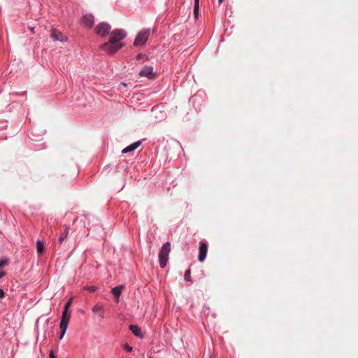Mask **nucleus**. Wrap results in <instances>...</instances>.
Wrapping results in <instances>:
<instances>
[{
    "mask_svg": "<svg viewBox=\"0 0 358 358\" xmlns=\"http://www.w3.org/2000/svg\"><path fill=\"white\" fill-rule=\"evenodd\" d=\"M98 287H96V286H88V285H86L85 287H83V289L85 290H87L89 291L90 292H94L97 290Z\"/></svg>",
    "mask_w": 358,
    "mask_h": 358,
    "instance_id": "nucleus-17",
    "label": "nucleus"
},
{
    "mask_svg": "<svg viewBox=\"0 0 358 358\" xmlns=\"http://www.w3.org/2000/svg\"><path fill=\"white\" fill-rule=\"evenodd\" d=\"M170 252L171 243L166 242L162 247L159 254V265L162 268H164L166 266Z\"/></svg>",
    "mask_w": 358,
    "mask_h": 358,
    "instance_id": "nucleus-2",
    "label": "nucleus"
},
{
    "mask_svg": "<svg viewBox=\"0 0 358 358\" xmlns=\"http://www.w3.org/2000/svg\"><path fill=\"white\" fill-rule=\"evenodd\" d=\"M72 301H73V298H71L66 303H65V306H64V310H68L69 311V309L70 308V306H71V303H72Z\"/></svg>",
    "mask_w": 358,
    "mask_h": 358,
    "instance_id": "nucleus-18",
    "label": "nucleus"
},
{
    "mask_svg": "<svg viewBox=\"0 0 358 358\" xmlns=\"http://www.w3.org/2000/svg\"><path fill=\"white\" fill-rule=\"evenodd\" d=\"M139 75L141 76H145L149 78H152L154 77L153 68L150 66H145L140 71Z\"/></svg>",
    "mask_w": 358,
    "mask_h": 358,
    "instance_id": "nucleus-8",
    "label": "nucleus"
},
{
    "mask_svg": "<svg viewBox=\"0 0 358 358\" xmlns=\"http://www.w3.org/2000/svg\"><path fill=\"white\" fill-rule=\"evenodd\" d=\"M123 348H124V349L125 350H127V352H131L132 351V350H133L132 347L129 346V345H127V344H124V345H123Z\"/></svg>",
    "mask_w": 358,
    "mask_h": 358,
    "instance_id": "nucleus-22",
    "label": "nucleus"
},
{
    "mask_svg": "<svg viewBox=\"0 0 358 358\" xmlns=\"http://www.w3.org/2000/svg\"><path fill=\"white\" fill-rule=\"evenodd\" d=\"M30 30L34 32V28L33 27H29Z\"/></svg>",
    "mask_w": 358,
    "mask_h": 358,
    "instance_id": "nucleus-28",
    "label": "nucleus"
},
{
    "mask_svg": "<svg viewBox=\"0 0 358 358\" xmlns=\"http://www.w3.org/2000/svg\"><path fill=\"white\" fill-rule=\"evenodd\" d=\"M92 310L94 314L97 315L101 320L105 317V310L102 305L99 303L95 304Z\"/></svg>",
    "mask_w": 358,
    "mask_h": 358,
    "instance_id": "nucleus-6",
    "label": "nucleus"
},
{
    "mask_svg": "<svg viewBox=\"0 0 358 358\" xmlns=\"http://www.w3.org/2000/svg\"><path fill=\"white\" fill-rule=\"evenodd\" d=\"M71 319V313L68 310H63L60 325L64 327H68L69 320Z\"/></svg>",
    "mask_w": 358,
    "mask_h": 358,
    "instance_id": "nucleus-9",
    "label": "nucleus"
},
{
    "mask_svg": "<svg viewBox=\"0 0 358 358\" xmlns=\"http://www.w3.org/2000/svg\"><path fill=\"white\" fill-rule=\"evenodd\" d=\"M149 358H151V357H149Z\"/></svg>",
    "mask_w": 358,
    "mask_h": 358,
    "instance_id": "nucleus-29",
    "label": "nucleus"
},
{
    "mask_svg": "<svg viewBox=\"0 0 358 358\" xmlns=\"http://www.w3.org/2000/svg\"><path fill=\"white\" fill-rule=\"evenodd\" d=\"M223 1H224V0H218V3H219L220 4H221Z\"/></svg>",
    "mask_w": 358,
    "mask_h": 358,
    "instance_id": "nucleus-27",
    "label": "nucleus"
},
{
    "mask_svg": "<svg viewBox=\"0 0 358 358\" xmlns=\"http://www.w3.org/2000/svg\"><path fill=\"white\" fill-rule=\"evenodd\" d=\"M210 358H212V357H210Z\"/></svg>",
    "mask_w": 358,
    "mask_h": 358,
    "instance_id": "nucleus-30",
    "label": "nucleus"
},
{
    "mask_svg": "<svg viewBox=\"0 0 358 358\" xmlns=\"http://www.w3.org/2000/svg\"><path fill=\"white\" fill-rule=\"evenodd\" d=\"M83 22L86 26L92 27L94 24V16L92 15H86L83 17Z\"/></svg>",
    "mask_w": 358,
    "mask_h": 358,
    "instance_id": "nucleus-11",
    "label": "nucleus"
},
{
    "mask_svg": "<svg viewBox=\"0 0 358 358\" xmlns=\"http://www.w3.org/2000/svg\"><path fill=\"white\" fill-rule=\"evenodd\" d=\"M111 27L109 24L106 22H101L95 27L96 34L101 37H103L110 33Z\"/></svg>",
    "mask_w": 358,
    "mask_h": 358,
    "instance_id": "nucleus-4",
    "label": "nucleus"
},
{
    "mask_svg": "<svg viewBox=\"0 0 358 358\" xmlns=\"http://www.w3.org/2000/svg\"><path fill=\"white\" fill-rule=\"evenodd\" d=\"M6 275L5 271H0V278L3 277Z\"/></svg>",
    "mask_w": 358,
    "mask_h": 358,
    "instance_id": "nucleus-26",
    "label": "nucleus"
},
{
    "mask_svg": "<svg viewBox=\"0 0 358 358\" xmlns=\"http://www.w3.org/2000/svg\"><path fill=\"white\" fill-rule=\"evenodd\" d=\"M150 34V29H145L140 31L134 41V45L136 46L143 45L148 41Z\"/></svg>",
    "mask_w": 358,
    "mask_h": 358,
    "instance_id": "nucleus-3",
    "label": "nucleus"
},
{
    "mask_svg": "<svg viewBox=\"0 0 358 358\" xmlns=\"http://www.w3.org/2000/svg\"><path fill=\"white\" fill-rule=\"evenodd\" d=\"M136 57L138 59H139L144 57V55L143 54H138Z\"/></svg>",
    "mask_w": 358,
    "mask_h": 358,
    "instance_id": "nucleus-25",
    "label": "nucleus"
},
{
    "mask_svg": "<svg viewBox=\"0 0 358 358\" xmlns=\"http://www.w3.org/2000/svg\"><path fill=\"white\" fill-rule=\"evenodd\" d=\"M185 279L189 282L192 281V279L190 277V269H188L187 271H186V272L185 273Z\"/></svg>",
    "mask_w": 358,
    "mask_h": 358,
    "instance_id": "nucleus-19",
    "label": "nucleus"
},
{
    "mask_svg": "<svg viewBox=\"0 0 358 358\" xmlns=\"http://www.w3.org/2000/svg\"><path fill=\"white\" fill-rule=\"evenodd\" d=\"M36 248L37 253L39 255H41L43 254V252L45 251V245H44L43 242H42L41 241H37L36 243Z\"/></svg>",
    "mask_w": 358,
    "mask_h": 358,
    "instance_id": "nucleus-13",
    "label": "nucleus"
},
{
    "mask_svg": "<svg viewBox=\"0 0 358 358\" xmlns=\"http://www.w3.org/2000/svg\"><path fill=\"white\" fill-rule=\"evenodd\" d=\"M126 32L123 29H115L110 33V40L101 45V50L103 52L113 55L123 46L121 41L126 37Z\"/></svg>",
    "mask_w": 358,
    "mask_h": 358,
    "instance_id": "nucleus-1",
    "label": "nucleus"
},
{
    "mask_svg": "<svg viewBox=\"0 0 358 358\" xmlns=\"http://www.w3.org/2000/svg\"><path fill=\"white\" fill-rule=\"evenodd\" d=\"M69 234V228L66 227L65 231L60 236L59 238V243H62V242L67 238Z\"/></svg>",
    "mask_w": 358,
    "mask_h": 358,
    "instance_id": "nucleus-16",
    "label": "nucleus"
},
{
    "mask_svg": "<svg viewBox=\"0 0 358 358\" xmlns=\"http://www.w3.org/2000/svg\"><path fill=\"white\" fill-rule=\"evenodd\" d=\"M199 0H194V14L195 17L196 18L199 14Z\"/></svg>",
    "mask_w": 358,
    "mask_h": 358,
    "instance_id": "nucleus-15",
    "label": "nucleus"
},
{
    "mask_svg": "<svg viewBox=\"0 0 358 358\" xmlns=\"http://www.w3.org/2000/svg\"><path fill=\"white\" fill-rule=\"evenodd\" d=\"M4 297V292L3 291V289H0V298H3Z\"/></svg>",
    "mask_w": 358,
    "mask_h": 358,
    "instance_id": "nucleus-24",
    "label": "nucleus"
},
{
    "mask_svg": "<svg viewBox=\"0 0 358 358\" xmlns=\"http://www.w3.org/2000/svg\"><path fill=\"white\" fill-rule=\"evenodd\" d=\"M49 358H56V356L55 355L53 351H51L49 355Z\"/></svg>",
    "mask_w": 358,
    "mask_h": 358,
    "instance_id": "nucleus-23",
    "label": "nucleus"
},
{
    "mask_svg": "<svg viewBox=\"0 0 358 358\" xmlns=\"http://www.w3.org/2000/svg\"><path fill=\"white\" fill-rule=\"evenodd\" d=\"M123 287H124L122 285L117 286L112 289L111 290L112 294L117 299V301H118L119 297L121 294Z\"/></svg>",
    "mask_w": 358,
    "mask_h": 358,
    "instance_id": "nucleus-12",
    "label": "nucleus"
},
{
    "mask_svg": "<svg viewBox=\"0 0 358 358\" xmlns=\"http://www.w3.org/2000/svg\"><path fill=\"white\" fill-rule=\"evenodd\" d=\"M130 331L136 336L141 337V329L136 326V325H130L129 326Z\"/></svg>",
    "mask_w": 358,
    "mask_h": 358,
    "instance_id": "nucleus-14",
    "label": "nucleus"
},
{
    "mask_svg": "<svg viewBox=\"0 0 358 358\" xmlns=\"http://www.w3.org/2000/svg\"><path fill=\"white\" fill-rule=\"evenodd\" d=\"M141 144V141L135 142L122 150V153H128L137 149Z\"/></svg>",
    "mask_w": 358,
    "mask_h": 358,
    "instance_id": "nucleus-10",
    "label": "nucleus"
},
{
    "mask_svg": "<svg viewBox=\"0 0 358 358\" xmlns=\"http://www.w3.org/2000/svg\"><path fill=\"white\" fill-rule=\"evenodd\" d=\"M59 327H60V329H61V334H60L59 338L62 339V338L64 337V334L66 333L67 327H62V326H59Z\"/></svg>",
    "mask_w": 358,
    "mask_h": 358,
    "instance_id": "nucleus-20",
    "label": "nucleus"
},
{
    "mask_svg": "<svg viewBox=\"0 0 358 358\" xmlns=\"http://www.w3.org/2000/svg\"><path fill=\"white\" fill-rule=\"evenodd\" d=\"M199 261L203 262L206 259L207 251H208V245L206 242L202 241L200 242L199 245Z\"/></svg>",
    "mask_w": 358,
    "mask_h": 358,
    "instance_id": "nucleus-5",
    "label": "nucleus"
},
{
    "mask_svg": "<svg viewBox=\"0 0 358 358\" xmlns=\"http://www.w3.org/2000/svg\"><path fill=\"white\" fill-rule=\"evenodd\" d=\"M51 38L54 41H66V37L62 34L61 31H59L57 29H52L51 32Z\"/></svg>",
    "mask_w": 358,
    "mask_h": 358,
    "instance_id": "nucleus-7",
    "label": "nucleus"
},
{
    "mask_svg": "<svg viewBox=\"0 0 358 358\" xmlns=\"http://www.w3.org/2000/svg\"><path fill=\"white\" fill-rule=\"evenodd\" d=\"M8 264L7 259H0V268L5 266Z\"/></svg>",
    "mask_w": 358,
    "mask_h": 358,
    "instance_id": "nucleus-21",
    "label": "nucleus"
}]
</instances>
